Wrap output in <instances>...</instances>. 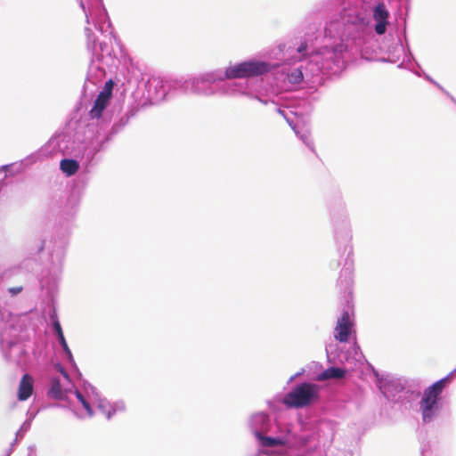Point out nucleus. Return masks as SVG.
<instances>
[{
	"label": "nucleus",
	"mask_w": 456,
	"mask_h": 456,
	"mask_svg": "<svg viewBox=\"0 0 456 456\" xmlns=\"http://www.w3.org/2000/svg\"><path fill=\"white\" fill-rule=\"evenodd\" d=\"M454 371L450 372L444 379L435 382L427 387L419 402V408L422 413V419L425 423L432 421L436 415L439 406L438 401L443 390L451 383Z\"/></svg>",
	"instance_id": "nucleus-1"
},
{
	"label": "nucleus",
	"mask_w": 456,
	"mask_h": 456,
	"mask_svg": "<svg viewBox=\"0 0 456 456\" xmlns=\"http://www.w3.org/2000/svg\"><path fill=\"white\" fill-rule=\"evenodd\" d=\"M320 390V386L315 383L303 382L287 393L282 403L288 408H305L319 401Z\"/></svg>",
	"instance_id": "nucleus-2"
},
{
	"label": "nucleus",
	"mask_w": 456,
	"mask_h": 456,
	"mask_svg": "<svg viewBox=\"0 0 456 456\" xmlns=\"http://www.w3.org/2000/svg\"><path fill=\"white\" fill-rule=\"evenodd\" d=\"M268 70L269 67L266 62L249 61L228 67L225 70V77L235 79L256 77L266 73Z\"/></svg>",
	"instance_id": "nucleus-3"
},
{
	"label": "nucleus",
	"mask_w": 456,
	"mask_h": 456,
	"mask_svg": "<svg viewBox=\"0 0 456 456\" xmlns=\"http://www.w3.org/2000/svg\"><path fill=\"white\" fill-rule=\"evenodd\" d=\"M113 87L114 82L112 79L105 82L102 91L98 94L94 102V105L90 110V116L92 118H99L102 117L103 110L107 107L112 96Z\"/></svg>",
	"instance_id": "nucleus-4"
},
{
	"label": "nucleus",
	"mask_w": 456,
	"mask_h": 456,
	"mask_svg": "<svg viewBox=\"0 0 456 456\" xmlns=\"http://www.w3.org/2000/svg\"><path fill=\"white\" fill-rule=\"evenodd\" d=\"M79 2V5L82 8L86 20L89 23V15H92V9H102V12L100 13V19H103L104 22L95 25V28H104V24L106 23V28H112V24L108 16L106 10L103 8L102 0H77Z\"/></svg>",
	"instance_id": "nucleus-5"
},
{
	"label": "nucleus",
	"mask_w": 456,
	"mask_h": 456,
	"mask_svg": "<svg viewBox=\"0 0 456 456\" xmlns=\"http://www.w3.org/2000/svg\"><path fill=\"white\" fill-rule=\"evenodd\" d=\"M353 326L354 323L350 320L349 314L347 312H344L341 317L338 320L335 327V339L341 343L347 342L352 333Z\"/></svg>",
	"instance_id": "nucleus-6"
},
{
	"label": "nucleus",
	"mask_w": 456,
	"mask_h": 456,
	"mask_svg": "<svg viewBox=\"0 0 456 456\" xmlns=\"http://www.w3.org/2000/svg\"><path fill=\"white\" fill-rule=\"evenodd\" d=\"M325 16L324 4H316L305 14L303 25L305 28H321Z\"/></svg>",
	"instance_id": "nucleus-7"
},
{
	"label": "nucleus",
	"mask_w": 456,
	"mask_h": 456,
	"mask_svg": "<svg viewBox=\"0 0 456 456\" xmlns=\"http://www.w3.org/2000/svg\"><path fill=\"white\" fill-rule=\"evenodd\" d=\"M374 0L371 1V21L374 20L375 24L368 28H387L388 24L389 12L387 11L385 4L378 3L374 4Z\"/></svg>",
	"instance_id": "nucleus-8"
},
{
	"label": "nucleus",
	"mask_w": 456,
	"mask_h": 456,
	"mask_svg": "<svg viewBox=\"0 0 456 456\" xmlns=\"http://www.w3.org/2000/svg\"><path fill=\"white\" fill-rule=\"evenodd\" d=\"M34 379L29 374H24L20 381L18 389V399L20 401H26L33 394Z\"/></svg>",
	"instance_id": "nucleus-9"
},
{
	"label": "nucleus",
	"mask_w": 456,
	"mask_h": 456,
	"mask_svg": "<svg viewBox=\"0 0 456 456\" xmlns=\"http://www.w3.org/2000/svg\"><path fill=\"white\" fill-rule=\"evenodd\" d=\"M346 375V370L341 368L330 367L316 377L317 381H324L331 379H340Z\"/></svg>",
	"instance_id": "nucleus-10"
},
{
	"label": "nucleus",
	"mask_w": 456,
	"mask_h": 456,
	"mask_svg": "<svg viewBox=\"0 0 456 456\" xmlns=\"http://www.w3.org/2000/svg\"><path fill=\"white\" fill-rule=\"evenodd\" d=\"M60 168L68 176H71L78 171L79 164L75 159H64L60 163Z\"/></svg>",
	"instance_id": "nucleus-11"
},
{
	"label": "nucleus",
	"mask_w": 456,
	"mask_h": 456,
	"mask_svg": "<svg viewBox=\"0 0 456 456\" xmlns=\"http://www.w3.org/2000/svg\"><path fill=\"white\" fill-rule=\"evenodd\" d=\"M48 396L52 399L61 400L63 397L61 386L58 379H53L51 381V387L48 391Z\"/></svg>",
	"instance_id": "nucleus-12"
},
{
	"label": "nucleus",
	"mask_w": 456,
	"mask_h": 456,
	"mask_svg": "<svg viewBox=\"0 0 456 456\" xmlns=\"http://www.w3.org/2000/svg\"><path fill=\"white\" fill-rule=\"evenodd\" d=\"M53 329L56 332V335L58 337V339L62 346V348L64 349V351L67 353V354L69 355V358L72 357V354H71V352L68 346V344L65 340V338H64V335H63V332H62V330H61V324H60V322L55 319L53 321Z\"/></svg>",
	"instance_id": "nucleus-13"
},
{
	"label": "nucleus",
	"mask_w": 456,
	"mask_h": 456,
	"mask_svg": "<svg viewBox=\"0 0 456 456\" xmlns=\"http://www.w3.org/2000/svg\"><path fill=\"white\" fill-rule=\"evenodd\" d=\"M262 444L266 447L281 446L284 445L285 442L280 438L262 436Z\"/></svg>",
	"instance_id": "nucleus-14"
},
{
	"label": "nucleus",
	"mask_w": 456,
	"mask_h": 456,
	"mask_svg": "<svg viewBox=\"0 0 456 456\" xmlns=\"http://www.w3.org/2000/svg\"><path fill=\"white\" fill-rule=\"evenodd\" d=\"M76 396H77V400L82 403V405L84 406V408L87 411L88 415L92 416L93 415V410H92L89 403L85 399L84 395L79 391L77 390L76 391Z\"/></svg>",
	"instance_id": "nucleus-15"
},
{
	"label": "nucleus",
	"mask_w": 456,
	"mask_h": 456,
	"mask_svg": "<svg viewBox=\"0 0 456 456\" xmlns=\"http://www.w3.org/2000/svg\"><path fill=\"white\" fill-rule=\"evenodd\" d=\"M289 78L292 83H299L303 79V74L301 71L296 70L289 76Z\"/></svg>",
	"instance_id": "nucleus-16"
},
{
	"label": "nucleus",
	"mask_w": 456,
	"mask_h": 456,
	"mask_svg": "<svg viewBox=\"0 0 456 456\" xmlns=\"http://www.w3.org/2000/svg\"><path fill=\"white\" fill-rule=\"evenodd\" d=\"M23 290V288L21 286L20 287H12L9 288L8 291L12 296H16L17 294L20 293Z\"/></svg>",
	"instance_id": "nucleus-17"
},
{
	"label": "nucleus",
	"mask_w": 456,
	"mask_h": 456,
	"mask_svg": "<svg viewBox=\"0 0 456 456\" xmlns=\"http://www.w3.org/2000/svg\"><path fill=\"white\" fill-rule=\"evenodd\" d=\"M305 50H306V45H305V44H302V45L298 47V49H297L298 53H303V52H305Z\"/></svg>",
	"instance_id": "nucleus-18"
},
{
	"label": "nucleus",
	"mask_w": 456,
	"mask_h": 456,
	"mask_svg": "<svg viewBox=\"0 0 456 456\" xmlns=\"http://www.w3.org/2000/svg\"><path fill=\"white\" fill-rule=\"evenodd\" d=\"M59 370H60V371L61 372V374H62L66 379H68V378H69V376H68L67 372H66V371H64V370L62 369V367L59 366Z\"/></svg>",
	"instance_id": "nucleus-19"
},
{
	"label": "nucleus",
	"mask_w": 456,
	"mask_h": 456,
	"mask_svg": "<svg viewBox=\"0 0 456 456\" xmlns=\"http://www.w3.org/2000/svg\"><path fill=\"white\" fill-rule=\"evenodd\" d=\"M379 35H382L386 30H376Z\"/></svg>",
	"instance_id": "nucleus-20"
},
{
	"label": "nucleus",
	"mask_w": 456,
	"mask_h": 456,
	"mask_svg": "<svg viewBox=\"0 0 456 456\" xmlns=\"http://www.w3.org/2000/svg\"><path fill=\"white\" fill-rule=\"evenodd\" d=\"M323 28H324V29L329 28H328V23H325V26L323 27Z\"/></svg>",
	"instance_id": "nucleus-21"
}]
</instances>
